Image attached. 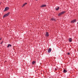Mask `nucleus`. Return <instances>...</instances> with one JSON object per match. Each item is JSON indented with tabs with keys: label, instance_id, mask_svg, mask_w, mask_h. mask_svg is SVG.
I'll return each instance as SVG.
<instances>
[{
	"label": "nucleus",
	"instance_id": "f257e3e1",
	"mask_svg": "<svg viewBox=\"0 0 78 78\" xmlns=\"http://www.w3.org/2000/svg\"><path fill=\"white\" fill-rule=\"evenodd\" d=\"M65 12H66V11H63V12L59 13L58 14V16H61V15H62V14H64L65 13Z\"/></svg>",
	"mask_w": 78,
	"mask_h": 78
},
{
	"label": "nucleus",
	"instance_id": "f03ea898",
	"mask_svg": "<svg viewBox=\"0 0 78 78\" xmlns=\"http://www.w3.org/2000/svg\"><path fill=\"white\" fill-rule=\"evenodd\" d=\"M9 14H10V12H9L5 14L3 16V17H7L9 15Z\"/></svg>",
	"mask_w": 78,
	"mask_h": 78
},
{
	"label": "nucleus",
	"instance_id": "7ed1b4c3",
	"mask_svg": "<svg viewBox=\"0 0 78 78\" xmlns=\"http://www.w3.org/2000/svg\"><path fill=\"white\" fill-rule=\"evenodd\" d=\"M45 35L46 37H48L49 36V34H48V33L46 32V34Z\"/></svg>",
	"mask_w": 78,
	"mask_h": 78
},
{
	"label": "nucleus",
	"instance_id": "20e7f679",
	"mask_svg": "<svg viewBox=\"0 0 78 78\" xmlns=\"http://www.w3.org/2000/svg\"><path fill=\"white\" fill-rule=\"evenodd\" d=\"M51 51V48H49V49L48 50V53H50Z\"/></svg>",
	"mask_w": 78,
	"mask_h": 78
},
{
	"label": "nucleus",
	"instance_id": "39448f33",
	"mask_svg": "<svg viewBox=\"0 0 78 78\" xmlns=\"http://www.w3.org/2000/svg\"><path fill=\"white\" fill-rule=\"evenodd\" d=\"M46 6V5H41L40 6V7H41V8H43L44 7H45V6Z\"/></svg>",
	"mask_w": 78,
	"mask_h": 78
},
{
	"label": "nucleus",
	"instance_id": "423d86ee",
	"mask_svg": "<svg viewBox=\"0 0 78 78\" xmlns=\"http://www.w3.org/2000/svg\"><path fill=\"white\" fill-rule=\"evenodd\" d=\"M76 20H74L71 21V23H75L76 22Z\"/></svg>",
	"mask_w": 78,
	"mask_h": 78
},
{
	"label": "nucleus",
	"instance_id": "0eeeda50",
	"mask_svg": "<svg viewBox=\"0 0 78 78\" xmlns=\"http://www.w3.org/2000/svg\"><path fill=\"white\" fill-rule=\"evenodd\" d=\"M72 38H69V42H72Z\"/></svg>",
	"mask_w": 78,
	"mask_h": 78
},
{
	"label": "nucleus",
	"instance_id": "6e6552de",
	"mask_svg": "<svg viewBox=\"0 0 78 78\" xmlns=\"http://www.w3.org/2000/svg\"><path fill=\"white\" fill-rule=\"evenodd\" d=\"M9 8L8 7H6L5 8V10H8V9H9Z\"/></svg>",
	"mask_w": 78,
	"mask_h": 78
},
{
	"label": "nucleus",
	"instance_id": "1a4fd4ad",
	"mask_svg": "<svg viewBox=\"0 0 78 78\" xmlns=\"http://www.w3.org/2000/svg\"><path fill=\"white\" fill-rule=\"evenodd\" d=\"M51 20H52V21H56V20H55V18H51Z\"/></svg>",
	"mask_w": 78,
	"mask_h": 78
},
{
	"label": "nucleus",
	"instance_id": "9d476101",
	"mask_svg": "<svg viewBox=\"0 0 78 78\" xmlns=\"http://www.w3.org/2000/svg\"><path fill=\"white\" fill-rule=\"evenodd\" d=\"M12 45L11 44H8L7 47L8 48H9V47H12Z\"/></svg>",
	"mask_w": 78,
	"mask_h": 78
},
{
	"label": "nucleus",
	"instance_id": "9b49d317",
	"mask_svg": "<svg viewBox=\"0 0 78 78\" xmlns=\"http://www.w3.org/2000/svg\"><path fill=\"white\" fill-rule=\"evenodd\" d=\"M27 3H24L23 5L22 6V7H23V6H24L25 5H27Z\"/></svg>",
	"mask_w": 78,
	"mask_h": 78
},
{
	"label": "nucleus",
	"instance_id": "f8f14e48",
	"mask_svg": "<svg viewBox=\"0 0 78 78\" xmlns=\"http://www.w3.org/2000/svg\"><path fill=\"white\" fill-rule=\"evenodd\" d=\"M63 72L64 73H66V72H67V71L65 69L63 70Z\"/></svg>",
	"mask_w": 78,
	"mask_h": 78
},
{
	"label": "nucleus",
	"instance_id": "ddd939ff",
	"mask_svg": "<svg viewBox=\"0 0 78 78\" xmlns=\"http://www.w3.org/2000/svg\"><path fill=\"white\" fill-rule=\"evenodd\" d=\"M59 8H59V7H57V8H55V10H58L59 9Z\"/></svg>",
	"mask_w": 78,
	"mask_h": 78
},
{
	"label": "nucleus",
	"instance_id": "4468645a",
	"mask_svg": "<svg viewBox=\"0 0 78 78\" xmlns=\"http://www.w3.org/2000/svg\"><path fill=\"white\" fill-rule=\"evenodd\" d=\"M36 63V62L35 61H33L32 63V64H34Z\"/></svg>",
	"mask_w": 78,
	"mask_h": 78
},
{
	"label": "nucleus",
	"instance_id": "2eb2a0df",
	"mask_svg": "<svg viewBox=\"0 0 78 78\" xmlns=\"http://www.w3.org/2000/svg\"><path fill=\"white\" fill-rule=\"evenodd\" d=\"M3 42L2 41V42H1V44H3Z\"/></svg>",
	"mask_w": 78,
	"mask_h": 78
},
{
	"label": "nucleus",
	"instance_id": "dca6fc26",
	"mask_svg": "<svg viewBox=\"0 0 78 78\" xmlns=\"http://www.w3.org/2000/svg\"><path fill=\"white\" fill-rule=\"evenodd\" d=\"M67 54H68V55H70V53H67Z\"/></svg>",
	"mask_w": 78,
	"mask_h": 78
},
{
	"label": "nucleus",
	"instance_id": "f3484780",
	"mask_svg": "<svg viewBox=\"0 0 78 78\" xmlns=\"http://www.w3.org/2000/svg\"><path fill=\"white\" fill-rule=\"evenodd\" d=\"M55 70H57V69L56 68H55Z\"/></svg>",
	"mask_w": 78,
	"mask_h": 78
},
{
	"label": "nucleus",
	"instance_id": "a211bd4d",
	"mask_svg": "<svg viewBox=\"0 0 78 78\" xmlns=\"http://www.w3.org/2000/svg\"><path fill=\"white\" fill-rule=\"evenodd\" d=\"M6 11V10H4V11Z\"/></svg>",
	"mask_w": 78,
	"mask_h": 78
},
{
	"label": "nucleus",
	"instance_id": "6ab92c4d",
	"mask_svg": "<svg viewBox=\"0 0 78 78\" xmlns=\"http://www.w3.org/2000/svg\"><path fill=\"white\" fill-rule=\"evenodd\" d=\"M1 39H2V38H0V41L1 40Z\"/></svg>",
	"mask_w": 78,
	"mask_h": 78
},
{
	"label": "nucleus",
	"instance_id": "aec40b11",
	"mask_svg": "<svg viewBox=\"0 0 78 78\" xmlns=\"http://www.w3.org/2000/svg\"><path fill=\"white\" fill-rule=\"evenodd\" d=\"M1 3H0V4H1Z\"/></svg>",
	"mask_w": 78,
	"mask_h": 78
},
{
	"label": "nucleus",
	"instance_id": "412c9836",
	"mask_svg": "<svg viewBox=\"0 0 78 78\" xmlns=\"http://www.w3.org/2000/svg\"><path fill=\"white\" fill-rule=\"evenodd\" d=\"M37 0H36V1H37Z\"/></svg>",
	"mask_w": 78,
	"mask_h": 78
},
{
	"label": "nucleus",
	"instance_id": "4be33fe9",
	"mask_svg": "<svg viewBox=\"0 0 78 78\" xmlns=\"http://www.w3.org/2000/svg\"><path fill=\"white\" fill-rule=\"evenodd\" d=\"M77 24H78V22H77Z\"/></svg>",
	"mask_w": 78,
	"mask_h": 78
}]
</instances>
